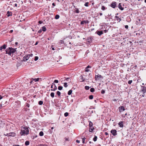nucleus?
<instances>
[{"mask_svg":"<svg viewBox=\"0 0 146 146\" xmlns=\"http://www.w3.org/2000/svg\"><path fill=\"white\" fill-rule=\"evenodd\" d=\"M3 98V97L1 96V95H0V100L2 99Z\"/></svg>","mask_w":146,"mask_h":146,"instance_id":"0e129e2a","label":"nucleus"},{"mask_svg":"<svg viewBox=\"0 0 146 146\" xmlns=\"http://www.w3.org/2000/svg\"><path fill=\"white\" fill-rule=\"evenodd\" d=\"M105 134L106 135H108V133L107 132H106L105 133Z\"/></svg>","mask_w":146,"mask_h":146,"instance_id":"e2e57ef3","label":"nucleus"},{"mask_svg":"<svg viewBox=\"0 0 146 146\" xmlns=\"http://www.w3.org/2000/svg\"><path fill=\"white\" fill-rule=\"evenodd\" d=\"M111 133L113 136H115L117 135V131L115 129H113L111 130Z\"/></svg>","mask_w":146,"mask_h":146,"instance_id":"0eeeda50","label":"nucleus"},{"mask_svg":"<svg viewBox=\"0 0 146 146\" xmlns=\"http://www.w3.org/2000/svg\"><path fill=\"white\" fill-rule=\"evenodd\" d=\"M65 140L66 141H68V138H65Z\"/></svg>","mask_w":146,"mask_h":146,"instance_id":"13d9d810","label":"nucleus"},{"mask_svg":"<svg viewBox=\"0 0 146 146\" xmlns=\"http://www.w3.org/2000/svg\"><path fill=\"white\" fill-rule=\"evenodd\" d=\"M90 91L91 92H93L94 91V89L93 88H92L90 89Z\"/></svg>","mask_w":146,"mask_h":146,"instance_id":"f704fd0d","label":"nucleus"},{"mask_svg":"<svg viewBox=\"0 0 146 146\" xmlns=\"http://www.w3.org/2000/svg\"><path fill=\"white\" fill-rule=\"evenodd\" d=\"M43 23V22L42 21H38V23H39L40 24Z\"/></svg>","mask_w":146,"mask_h":146,"instance_id":"49530a36","label":"nucleus"},{"mask_svg":"<svg viewBox=\"0 0 146 146\" xmlns=\"http://www.w3.org/2000/svg\"><path fill=\"white\" fill-rule=\"evenodd\" d=\"M132 82V80H130L128 81V83L129 84H131Z\"/></svg>","mask_w":146,"mask_h":146,"instance_id":"37998d69","label":"nucleus"},{"mask_svg":"<svg viewBox=\"0 0 146 146\" xmlns=\"http://www.w3.org/2000/svg\"><path fill=\"white\" fill-rule=\"evenodd\" d=\"M59 16L58 15H56L55 17V18L56 19H58L59 18Z\"/></svg>","mask_w":146,"mask_h":146,"instance_id":"2f4dec72","label":"nucleus"},{"mask_svg":"<svg viewBox=\"0 0 146 146\" xmlns=\"http://www.w3.org/2000/svg\"><path fill=\"white\" fill-rule=\"evenodd\" d=\"M64 41L62 40H61L60 42L61 44L63 43H64Z\"/></svg>","mask_w":146,"mask_h":146,"instance_id":"8fccbe9b","label":"nucleus"},{"mask_svg":"<svg viewBox=\"0 0 146 146\" xmlns=\"http://www.w3.org/2000/svg\"><path fill=\"white\" fill-rule=\"evenodd\" d=\"M29 144V141H26L25 143V144L26 145H28Z\"/></svg>","mask_w":146,"mask_h":146,"instance_id":"4be33fe9","label":"nucleus"},{"mask_svg":"<svg viewBox=\"0 0 146 146\" xmlns=\"http://www.w3.org/2000/svg\"><path fill=\"white\" fill-rule=\"evenodd\" d=\"M29 133V131L27 127H23L22 129L20 134L21 135H27Z\"/></svg>","mask_w":146,"mask_h":146,"instance_id":"f03ea898","label":"nucleus"},{"mask_svg":"<svg viewBox=\"0 0 146 146\" xmlns=\"http://www.w3.org/2000/svg\"><path fill=\"white\" fill-rule=\"evenodd\" d=\"M108 31V30H104V32L105 33H106Z\"/></svg>","mask_w":146,"mask_h":146,"instance_id":"603ef678","label":"nucleus"},{"mask_svg":"<svg viewBox=\"0 0 146 146\" xmlns=\"http://www.w3.org/2000/svg\"><path fill=\"white\" fill-rule=\"evenodd\" d=\"M42 146H48L47 145L45 144L42 145Z\"/></svg>","mask_w":146,"mask_h":146,"instance_id":"338daca9","label":"nucleus"},{"mask_svg":"<svg viewBox=\"0 0 146 146\" xmlns=\"http://www.w3.org/2000/svg\"><path fill=\"white\" fill-rule=\"evenodd\" d=\"M6 45L4 44L1 47H0V50H1L3 49H5L6 48Z\"/></svg>","mask_w":146,"mask_h":146,"instance_id":"9b49d317","label":"nucleus"},{"mask_svg":"<svg viewBox=\"0 0 146 146\" xmlns=\"http://www.w3.org/2000/svg\"><path fill=\"white\" fill-rule=\"evenodd\" d=\"M38 42H36V43H35V45H36L37 44H38Z\"/></svg>","mask_w":146,"mask_h":146,"instance_id":"69168bd1","label":"nucleus"},{"mask_svg":"<svg viewBox=\"0 0 146 146\" xmlns=\"http://www.w3.org/2000/svg\"><path fill=\"white\" fill-rule=\"evenodd\" d=\"M43 133L42 131H41L39 133V135L40 136H42L43 135Z\"/></svg>","mask_w":146,"mask_h":146,"instance_id":"a878e982","label":"nucleus"},{"mask_svg":"<svg viewBox=\"0 0 146 146\" xmlns=\"http://www.w3.org/2000/svg\"><path fill=\"white\" fill-rule=\"evenodd\" d=\"M72 90H70L68 92V95H70L72 93Z\"/></svg>","mask_w":146,"mask_h":146,"instance_id":"393cba45","label":"nucleus"},{"mask_svg":"<svg viewBox=\"0 0 146 146\" xmlns=\"http://www.w3.org/2000/svg\"><path fill=\"white\" fill-rule=\"evenodd\" d=\"M118 7L121 10H123L124 9L123 8L121 5V3H119L118 5Z\"/></svg>","mask_w":146,"mask_h":146,"instance_id":"f8f14e48","label":"nucleus"},{"mask_svg":"<svg viewBox=\"0 0 146 146\" xmlns=\"http://www.w3.org/2000/svg\"><path fill=\"white\" fill-rule=\"evenodd\" d=\"M38 58V56H36L35 57V60L36 61L37 60Z\"/></svg>","mask_w":146,"mask_h":146,"instance_id":"ea45409f","label":"nucleus"},{"mask_svg":"<svg viewBox=\"0 0 146 146\" xmlns=\"http://www.w3.org/2000/svg\"><path fill=\"white\" fill-rule=\"evenodd\" d=\"M56 94L58 95V96H60V92L59 91H58L56 92Z\"/></svg>","mask_w":146,"mask_h":146,"instance_id":"473e14b6","label":"nucleus"},{"mask_svg":"<svg viewBox=\"0 0 146 146\" xmlns=\"http://www.w3.org/2000/svg\"><path fill=\"white\" fill-rule=\"evenodd\" d=\"M42 30L44 31L45 32L46 30V29L45 27L44 26L42 27Z\"/></svg>","mask_w":146,"mask_h":146,"instance_id":"6ab92c4d","label":"nucleus"},{"mask_svg":"<svg viewBox=\"0 0 146 146\" xmlns=\"http://www.w3.org/2000/svg\"><path fill=\"white\" fill-rule=\"evenodd\" d=\"M64 86L65 87H66L68 86L66 82H65L64 84Z\"/></svg>","mask_w":146,"mask_h":146,"instance_id":"58836bf2","label":"nucleus"},{"mask_svg":"<svg viewBox=\"0 0 146 146\" xmlns=\"http://www.w3.org/2000/svg\"><path fill=\"white\" fill-rule=\"evenodd\" d=\"M89 22V21H82L81 22L80 24L81 25L84 24V23H88Z\"/></svg>","mask_w":146,"mask_h":146,"instance_id":"ddd939ff","label":"nucleus"},{"mask_svg":"<svg viewBox=\"0 0 146 146\" xmlns=\"http://www.w3.org/2000/svg\"><path fill=\"white\" fill-rule=\"evenodd\" d=\"M119 111L121 112L125 110V109L124 107L123 106H121L119 108Z\"/></svg>","mask_w":146,"mask_h":146,"instance_id":"1a4fd4ad","label":"nucleus"},{"mask_svg":"<svg viewBox=\"0 0 146 146\" xmlns=\"http://www.w3.org/2000/svg\"><path fill=\"white\" fill-rule=\"evenodd\" d=\"M51 47H52V49L53 50H55L54 48L53 47L52 45V46Z\"/></svg>","mask_w":146,"mask_h":146,"instance_id":"6e6d98bb","label":"nucleus"},{"mask_svg":"<svg viewBox=\"0 0 146 146\" xmlns=\"http://www.w3.org/2000/svg\"><path fill=\"white\" fill-rule=\"evenodd\" d=\"M97 137L96 136H95L93 138V140L94 141H97Z\"/></svg>","mask_w":146,"mask_h":146,"instance_id":"bb28decb","label":"nucleus"},{"mask_svg":"<svg viewBox=\"0 0 146 146\" xmlns=\"http://www.w3.org/2000/svg\"><path fill=\"white\" fill-rule=\"evenodd\" d=\"M69 79V78H67L66 79V80H67V81H68V79Z\"/></svg>","mask_w":146,"mask_h":146,"instance_id":"774afa93","label":"nucleus"},{"mask_svg":"<svg viewBox=\"0 0 146 146\" xmlns=\"http://www.w3.org/2000/svg\"><path fill=\"white\" fill-rule=\"evenodd\" d=\"M119 126L121 127H123V121H120L119 122L118 124Z\"/></svg>","mask_w":146,"mask_h":146,"instance_id":"9d476101","label":"nucleus"},{"mask_svg":"<svg viewBox=\"0 0 146 146\" xmlns=\"http://www.w3.org/2000/svg\"><path fill=\"white\" fill-rule=\"evenodd\" d=\"M62 86H59L58 87V89L59 90H61L62 89Z\"/></svg>","mask_w":146,"mask_h":146,"instance_id":"cd10ccee","label":"nucleus"},{"mask_svg":"<svg viewBox=\"0 0 146 146\" xmlns=\"http://www.w3.org/2000/svg\"><path fill=\"white\" fill-rule=\"evenodd\" d=\"M29 105L28 104H27V106L28 107H29Z\"/></svg>","mask_w":146,"mask_h":146,"instance_id":"052dcab7","label":"nucleus"},{"mask_svg":"<svg viewBox=\"0 0 146 146\" xmlns=\"http://www.w3.org/2000/svg\"><path fill=\"white\" fill-rule=\"evenodd\" d=\"M86 139V138L85 137H84L82 138V143H85V140Z\"/></svg>","mask_w":146,"mask_h":146,"instance_id":"e433bc0d","label":"nucleus"},{"mask_svg":"<svg viewBox=\"0 0 146 146\" xmlns=\"http://www.w3.org/2000/svg\"><path fill=\"white\" fill-rule=\"evenodd\" d=\"M53 84L54 85V88L52 89H51V90L52 91H55L56 90L57 87L55 84H54V83H53Z\"/></svg>","mask_w":146,"mask_h":146,"instance_id":"4468645a","label":"nucleus"},{"mask_svg":"<svg viewBox=\"0 0 146 146\" xmlns=\"http://www.w3.org/2000/svg\"><path fill=\"white\" fill-rule=\"evenodd\" d=\"M91 68V67H90L89 65H88L86 69H87V68Z\"/></svg>","mask_w":146,"mask_h":146,"instance_id":"5fc2aeb1","label":"nucleus"},{"mask_svg":"<svg viewBox=\"0 0 146 146\" xmlns=\"http://www.w3.org/2000/svg\"><path fill=\"white\" fill-rule=\"evenodd\" d=\"M141 90L144 94L146 92V87L145 86H141Z\"/></svg>","mask_w":146,"mask_h":146,"instance_id":"423d86ee","label":"nucleus"},{"mask_svg":"<svg viewBox=\"0 0 146 146\" xmlns=\"http://www.w3.org/2000/svg\"><path fill=\"white\" fill-rule=\"evenodd\" d=\"M115 18L116 19L117 21L119 20V22L121 21V19L119 18L118 16H115Z\"/></svg>","mask_w":146,"mask_h":146,"instance_id":"a211bd4d","label":"nucleus"},{"mask_svg":"<svg viewBox=\"0 0 146 146\" xmlns=\"http://www.w3.org/2000/svg\"><path fill=\"white\" fill-rule=\"evenodd\" d=\"M116 5V3L115 2L113 1L111 4L110 6L111 7L113 8H115Z\"/></svg>","mask_w":146,"mask_h":146,"instance_id":"6e6552de","label":"nucleus"},{"mask_svg":"<svg viewBox=\"0 0 146 146\" xmlns=\"http://www.w3.org/2000/svg\"><path fill=\"white\" fill-rule=\"evenodd\" d=\"M85 88L86 90H88L89 89L90 87L88 86H86L85 87Z\"/></svg>","mask_w":146,"mask_h":146,"instance_id":"72a5a7b5","label":"nucleus"},{"mask_svg":"<svg viewBox=\"0 0 146 146\" xmlns=\"http://www.w3.org/2000/svg\"><path fill=\"white\" fill-rule=\"evenodd\" d=\"M88 2H86L84 4V5L85 6L88 7Z\"/></svg>","mask_w":146,"mask_h":146,"instance_id":"a19ab883","label":"nucleus"},{"mask_svg":"<svg viewBox=\"0 0 146 146\" xmlns=\"http://www.w3.org/2000/svg\"><path fill=\"white\" fill-rule=\"evenodd\" d=\"M103 78L102 76L98 74L95 76V78L96 80H99L100 78Z\"/></svg>","mask_w":146,"mask_h":146,"instance_id":"39448f33","label":"nucleus"},{"mask_svg":"<svg viewBox=\"0 0 146 146\" xmlns=\"http://www.w3.org/2000/svg\"><path fill=\"white\" fill-rule=\"evenodd\" d=\"M43 102L42 101H40L38 102V104L40 105H42L43 104Z\"/></svg>","mask_w":146,"mask_h":146,"instance_id":"c85d7f7f","label":"nucleus"},{"mask_svg":"<svg viewBox=\"0 0 146 146\" xmlns=\"http://www.w3.org/2000/svg\"><path fill=\"white\" fill-rule=\"evenodd\" d=\"M93 124L92 123L91 121H90L89 123V127L93 126Z\"/></svg>","mask_w":146,"mask_h":146,"instance_id":"c756f323","label":"nucleus"},{"mask_svg":"<svg viewBox=\"0 0 146 146\" xmlns=\"http://www.w3.org/2000/svg\"><path fill=\"white\" fill-rule=\"evenodd\" d=\"M53 85H54V84H53V83H52V85H51V88H52V89H53Z\"/></svg>","mask_w":146,"mask_h":146,"instance_id":"4d7b16f0","label":"nucleus"},{"mask_svg":"<svg viewBox=\"0 0 146 146\" xmlns=\"http://www.w3.org/2000/svg\"><path fill=\"white\" fill-rule=\"evenodd\" d=\"M13 32V30H11L9 32H10V33H12Z\"/></svg>","mask_w":146,"mask_h":146,"instance_id":"680f3d73","label":"nucleus"},{"mask_svg":"<svg viewBox=\"0 0 146 146\" xmlns=\"http://www.w3.org/2000/svg\"><path fill=\"white\" fill-rule=\"evenodd\" d=\"M76 142L77 143H79L80 142V141L79 140H77L76 141Z\"/></svg>","mask_w":146,"mask_h":146,"instance_id":"864d4df0","label":"nucleus"},{"mask_svg":"<svg viewBox=\"0 0 146 146\" xmlns=\"http://www.w3.org/2000/svg\"><path fill=\"white\" fill-rule=\"evenodd\" d=\"M33 79L35 81V82H37L39 81L40 79L39 78H33Z\"/></svg>","mask_w":146,"mask_h":146,"instance_id":"aec40b11","label":"nucleus"},{"mask_svg":"<svg viewBox=\"0 0 146 146\" xmlns=\"http://www.w3.org/2000/svg\"><path fill=\"white\" fill-rule=\"evenodd\" d=\"M93 98V96L92 95H91L89 96V98L90 99H92Z\"/></svg>","mask_w":146,"mask_h":146,"instance_id":"c9c22d12","label":"nucleus"},{"mask_svg":"<svg viewBox=\"0 0 146 146\" xmlns=\"http://www.w3.org/2000/svg\"><path fill=\"white\" fill-rule=\"evenodd\" d=\"M101 9L102 10H104L106 8L104 6H103L102 7Z\"/></svg>","mask_w":146,"mask_h":146,"instance_id":"7c9ffc66","label":"nucleus"},{"mask_svg":"<svg viewBox=\"0 0 146 146\" xmlns=\"http://www.w3.org/2000/svg\"><path fill=\"white\" fill-rule=\"evenodd\" d=\"M30 56V54H28L27 56H25L23 57V60L24 61L27 60L29 58Z\"/></svg>","mask_w":146,"mask_h":146,"instance_id":"20e7f679","label":"nucleus"},{"mask_svg":"<svg viewBox=\"0 0 146 146\" xmlns=\"http://www.w3.org/2000/svg\"><path fill=\"white\" fill-rule=\"evenodd\" d=\"M94 129L93 127V126L90 127L89 131L90 132H92Z\"/></svg>","mask_w":146,"mask_h":146,"instance_id":"f3484780","label":"nucleus"},{"mask_svg":"<svg viewBox=\"0 0 146 146\" xmlns=\"http://www.w3.org/2000/svg\"><path fill=\"white\" fill-rule=\"evenodd\" d=\"M54 83H58V80H55L54 81Z\"/></svg>","mask_w":146,"mask_h":146,"instance_id":"c03bdc74","label":"nucleus"},{"mask_svg":"<svg viewBox=\"0 0 146 146\" xmlns=\"http://www.w3.org/2000/svg\"><path fill=\"white\" fill-rule=\"evenodd\" d=\"M16 48H14L11 47H9L7 49L5 50L6 54H8L9 56H11L12 54L14 53L16 51Z\"/></svg>","mask_w":146,"mask_h":146,"instance_id":"f257e3e1","label":"nucleus"},{"mask_svg":"<svg viewBox=\"0 0 146 146\" xmlns=\"http://www.w3.org/2000/svg\"><path fill=\"white\" fill-rule=\"evenodd\" d=\"M50 95L52 98H53L54 97V92H52L51 93Z\"/></svg>","mask_w":146,"mask_h":146,"instance_id":"412c9836","label":"nucleus"},{"mask_svg":"<svg viewBox=\"0 0 146 146\" xmlns=\"http://www.w3.org/2000/svg\"><path fill=\"white\" fill-rule=\"evenodd\" d=\"M105 93V91L104 90H102V91H101V93L102 94H104Z\"/></svg>","mask_w":146,"mask_h":146,"instance_id":"a18cd8bd","label":"nucleus"},{"mask_svg":"<svg viewBox=\"0 0 146 146\" xmlns=\"http://www.w3.org/2000/svg\"><path fill=\"white\" fill-rule=\"evenodd\" d=\"M4 105V104H0V109H1V107H2V106Z\"/></svg>","mask_w":146,"mask_h":146,"instance_id":"3c124183","label":"nucleus"},{"mask_svg":"<svg viewBox=\"0 0 146 146\" xmlns=\"http://www.w3.org/2000/svg\"><path fill=\"white\" fill-rule=\"evenodd\" d=\"M75 12L77 13H79V10L78 9H76V10L75 11Z\"/></svg>","mask_w":146,"mask_h":146,"instance_id":"79ce46f5","label":"nucleus"},{"mask_svg":"<svg viewBox=\"0 0 146 146\" xmlns=\"http://www.w3.org/2000/svg\"><path fill=\"white\" fill-rule=\"evenodd\" d=\"M80 80H81V82H84V80L83 78V77L82 75L80 76Z\"/></svg>","mask_w":146,"mask_h":146,"instance_id":"b1692460","label":"nucleus"},{"mask_svg":"<svg viewBox=\"0 0 146 146\" xmlns=\"http://www.w3.org/2000/svg\"><path fill=\"white\" fill-rule=\"evenodd\" d=\"M97 32V34L99 35H101L103 33V32L102 31H98Z\"/></svg>","mask_w":146,"mask_h":146,"instance_id":"2eb2a0df","label":"nucleus"},{"mask_svg":"<svg viewBox=\"0 0 146 146\" xmlns=\"http://www.w3.org/2000/svg\"><path fill=\"white\" fill-rule=\"evenodd\" d=\"M42 30H41V29H40L38 31V33H40L42 32Z\"/></svg>","mask_w":146,"mask_h":146,"instance_id":"09e8293b","label":"nucleus"},{"mask_svg":"<svg viewBox=\"0 0 146 146\" xmlns=\"http://www.w3.org/2000/svg\"><path fill=\"white\" fill-rule=\"evenodd\" d=\"M125 28L126 29H128V26L127 25H126L125 26Z\"/></svg>","mask_w":146,"mask_h":146,"instance_id":"de8ad7c7","label":"nucleus"},{"mask_svg":"<svg viewBox=\"0 0 146 146\" xmlns=\"http://www.w3.org/2000/svg\"><path fill=\"white\" fill-rule=\"evenodd\" d=\"M87 40L88 42L90 43H91V42L92 41V40L90 37H89L88 38Z\"/></svg>","mask_w":146,"mask_h":146,"instance_id":"dca6fc26","label":"nucleus"},{"mask_svg":"<svg viewBox=\"0 0 146 146\" xmlns=\"http://www.w3.org/2000/svg\"><path fill=\"white\" fill-rule=\"evenodd\" d=\"M10 13H11V12H10L9 11H7V16L8 17H9L10 16L12 15L11 14V15L10 14Z\"/></svg>","mask_w":146,"mask_h":146,"instance_id":"5701e85b","label":"nucleus"},{"mask_svg":"<svg viewBox=\"0 0 146 146\" xmlns=\"http://www.w3.org/2000/svg\"><path fill=\"white\" fill-rule=\"evenodd\" d=\"M68 115V112H66L64 114V115L65 117L67 116Z\"/></svg>","mask_w":146,"mask_h":146,"instance_id":"4c0bfd02","label":"nucleus"},{"mask_svg":"<svg viewBox=\"0 0 146 146\" xmlns=\"http://www.w3.org/2000/svg\"><path fill=\"white\" fill-rule=\"evenodd\" d=\"M89 69H86L85 70V71L86 72H88L89 71Z\"/></svg>","mask_w":146,"mask_h":146,"instance_id":"bf43d9fd","label":"nucleus"},{"mask_svg":"<svg viewBox=\"0 0 146 146\" xmlns=\"http://www.w3.org/2000/svg\"><path fill=\"white\" fill-rule=\"evenodd\" d=\"M6 136H13L14 137L15 136L16 134L15 133L12 132L9 133H7L5 135Z\"/></svg>","mask_w":146,"mask_h":146,"instance_id":"7ed1b4c3","label":"nucleus"}]
</instances>
